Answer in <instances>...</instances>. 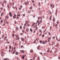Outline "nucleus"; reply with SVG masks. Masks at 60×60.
Masks as SVG:
<instances>
[{"label": "nucleus", "mask_w": 60, "mask_h": 60, "mask_svg": "<svg viewBox=\"0 0 60 60\" xmlns=\"http://www.w3.org/2000/svg\"><path fill=\"white\" fill-rule=\"evenodd\" d=\"M50 7H52V8H54V5L53 4H50Z\"/></svg>", "instance_id": "nucleus-1"}, {"label": "nucleus", "mask_w": 60, "mask_h": 60, "mask_svg": "<svg viewBox=\"0 0 60 60\" xmlns=\"http://www.w3.org/2000/svg\"><path fill=\"white\" fill-rule=\"evenodd\" d=\"M51 37H49L48 38V41L49 42H50V40L51 39Z\"/></svg>", "instance_id": "nucleus-2"}, {"label": "nucleus", "mask_w": 60, "mask_h": 60, "mask_svg": "<svg viewBox=\"0 0 60 60\" xmlns=\"http://www.w3.org/2000/svg\"><path fill=\"white\" fill-rule=\"evenodd\" d=\"M20 52L21 53H24L25 52L23 50H20Z\"/></svg>", "instance_id": "nucleus-3"}, {"label": "nucleus", "mask_w": 60, "mask_h": 60, "mask_svg": "<svg viewBox=\"0 0 60 60\" xmlns=\"http://www.w3.org/2000/svg\"><path fill=\"white\" fill-rule=\"evenodd\" d=\"M9 15L11 17H12V15L11 14V12H9Z\"/></svg>", "instance_id": "nucleus-4"}, {"label": "nucleus", "mask_w": 60, "mask_h": 60, "mask_svg": "<svg viewBox=\"0 0 60 60\" xmlns=\"http://www.w3.org/2000/svg\"><path fill=\"white\" fill-rule=\"evenodd\" d=\"M38 20H40V19H42L43 18L42 17H38Z\"/></svg>", "instance_id": "nucleus-5"}, {"label": "nucleus", "mask_w": 60, "mask_h": 60, "mask_svg": "<svg viewBox=\"0 0 60 60\" xmlns=\"http://www.w3.org/2000/svg\"><path fill=\"white\" fill-rule=\"evenodd\" d=\"M42 21V20H41H41H40V22H39V23H38V24L39 25V24H40L41 23Z\"/></svg>", "instance_id": "nucleus-6"}, {"label": "nucleus", "mask_w": 60, "mask_h": 60, "mask_svg": "<svg viewBox=\"0 0 60 60\" xmlns=\"http://www.w3.org/2000/svg\"><path fill=\"white\" fill-rule=\"evenodd\" d=\"M20 38L19 37H18V38H16V40H19V39H20Z\"/></svg>", "instance_id": "nucleus-7"}, {"label": "nucleus", "mask_w": 60, "mask_h": 60, "mask_svg": "<svg viewBox=\"0 0 60 60\" xmlns=\"http://www.w3.org/2000/svg\"><path fill=\"white\" fill-rule=\"evenodd\" d=\"M15 51H16V50H14L13 52L12 53V54H14L15 53Z\"/></svg>", "instance_id": "nucleus-8"}, {"label": "nucleus", "mask_w": 60, "mask_h": 60, "mask_svg": "<svg viewBox=\"0 0 60 60\" xmlns=\"http://www.w3.org/2000/svg\"><path fill=\"white\" fill-rule=\"evenodd\" d=\"M45 26H42V29H44V28H45Z\"/></svg>", "instance_id": "nucleus-9"}, {"label": "nucleus", "mask_w": 60, "mask_h": 60, "mask_svg": "<svg viewBox=\"0 0 60 60\" xmlns=\"http://www.w3.org/2000/svg\"><path fill=\"white\" fill-rule=\"evenodd\" d=\"M29 28H27V29H26V30L27 32H28L29 31Z\"/></svg>", "instance_id": "nucleus-10"}, {"label": "nucleus", "mask_w": 60, "mask_h": 60, "mask_svg": "<svg viewBox=\"0 0 60 60\" xmlns=\"http://www.w3.org/2000/svg\"><path fill=\"white\" fill-rule=\"evenodd\" d=\"M21 40L22 41H24V38H21Z\"/></svg>", "instance_id": "nucleus-11"}, {"label": "nucleus", "mask_w": 60, "mask_h": 60, "mask_svg": "<svg viewBox=\"0 0 60 60\" xmlns=\"http://www.w3.org/2000/svg\"><path fill=\"white\" fill-rule=\"evenodd\" d=\"M19 54V53H18V52H16L15 53V55H18Z\"/></svg>", "instance_id": "nucleus-12"}, {"label": "nucleus", "mask_w": 60, "mask_h": 60, "mask_svg": "<svg viewBox=\"0 0 60 60\" xmlns=\"http://www.w3.org/2000/svg\"><path fill=\"white\" fill-rule=\"evenodd\" d=\"M52 17V15H51L49 18V19L50 20H51Z\"/></svg>", "instance_id": "nucleus-13"}, {"label": "nucleus", "mask_w": 60, "mask_h": 60, "mask_svg": "<svg viewBox=\"0 0 60 60\" xmlns=\"http://www.w3.org/2000/svg\"><path fill=\"white\" fill-rule=\"evenodd\" d=\"M17 45H18V44L16 43H15V46Z\"/></svg>", "instance_id": "nucleus-14"}, {"label": "nucleus", "mask_w": 60, "mask_h": 60, "mask_svg": "<svg viewBox=\"0 0 60 60\" xmlns=\"http://www.w3.org/2000/svg\"><path fill=\"white\" fill-rule=\"evenodd\" d=\"M37 22L38 23V25H39L40 24H38L39 23V21H38V20H37Z\"/></svg>", "instance_id": "nucleus-15"}, {"label": "nucleus", "mask_w": 60, "mask_h": 60, "mask_svg": "<svg viewBox=\"0 0 60 60\" xmlns=\"http://www.w3.org/2000/svg\"><path fill=\"white\" fill-rule=\"evenodd\" d=\"M59 45V44L58 43H57L56 44V45L55 46L56 47H57Z\"/></svg>", "instance_id": "nucleus-16"}, {"label": "nucleus", "mask_w": 60, "mask_h": 60, "mask_svg": "<svg viewBox=\"0 0 60 60\" xmlns=\"http://www.w3.org/2000/svg\"><path fill=\"white\" fill-rule=\"evenodd\" d=\"M4 13L3 12H2V13L1 14V16H2L3 15V14Z\"/></svg>", "instance_id": "nucleus-17"}, {"label": "nucleus", "mask_w": 60, "mask_h": 60, "mask_svg": "<svg viewBox=\"0 0 60 60\" xmlns=\"http://www.w3.org/2000/svg\"><path fill=\"white\" fill-rule=\"evenodd\" d=\"M40 45H39V46H38V48H37L38 49H39V47H40Z\"/></svg>", "instance_id": "nucleus-18"}, {"label": "nucleus", "mask_w": 60, "mask_h": 60, "mask_svg": "<svg viewBox=\"0 0 60 60\" xmlns=\"http://www.w3.org/2000/svg\"><path fill=\"white\" fill-rule=\"evenodd\" d=\"M7 36H6V37H5V38H4V40H5L7 38Z\"/></svg>", "instance_id": "nucleus-19"}, {"label": "nucleus", "mask_w": 60, "mask_h": 60, "mask_svg": "<svg viewBox=\"0 0 60 60\" xmlns=\"http://www.w3.org/2000/svg\"><path fill=\"white\" fill-rule=\"evenodd\" d=\"M48 34L49 35H50L51 34V33H50V32H48Z\"/></svg>", "instance_id": "nucleus-20"}, {"label": "nucleus", "mask_w": 60, "mask_h": 60, "mask_svg": "<svg viewBox=\"0 0 60 60\" xmlns=\"http://www.w3.org/2000/svg\"><path fill=\"white\" fill-rule=\"evenodd\" d=\"M26 24H28V21H26Z\"/></svg>", "instance_id": "nucleus-21"}, {"label": "nucleus", "mask_w": 60, "mask_h": 60, "mask_svg": "<svg viewBox=\"0 0 60 60\" xmlns=\"http://www.w3.org/2000/svg\"><path fill=\"white\" fill-rule=\"evenodd\" d=\"M39 32L40 33H41V32H42L41 30H40V29H39Z\"/></svg>", "instance_id": "nucleus-22"}, {"label": "nucleus", "mask_w": 60, "mask_h": 60, "mask_svg": "<svg viewBox=\"0 0 60 60\" xmlns=\"http://www.w3.org/2000/svg\"><path fill=\"white\" fill-rule=\"evenodd\" d=\"M43 44H45V41H43Z\"/></svg>", "instance_id": "nucleus-23"}, {"label": "nucleus", "mask_w": 60, "mask_h": 60, "mask_svg": "<svg viewBox=\"0 0 60 60\" xmlns=\"http://www.w3.org/2000/svg\"><path fill=\"white\" fill-rule=\"evenodd\" d=\"M15 37H19L18 36V35H15Z\"/></svg>", "instance_id": "nucleus-24"}, {"label": "nucleus", "mask_w": 60, "mask_h": 60, "mask_svg": "<svg viewBox=\"0 0 60 60\" xmlns=\"http://www.w3.org/2000/svg\"><path fill=\"white\" fill-rule=\"evenodd\" d=\"M30 30L31 32H32V31L33 30L32 29H30Z\"/></svg>", "instance_id": "nucleus-25"}, {"label": "nucleus", "mask_w": 60, "mask_h": 60, "mask_svg": "<svg viewBox=\"0 0 60 60\" xmlns=\"http://www.w3.org/2000/svg\"><path fill=\"white\" fill-rule=\"evenodd\" d=\"M3 22V20H1L0 22L1 23H2Z\"/></svg>", "instance_id": "nucleus-26"}, {"label": "nucleus", "mask_w": 60, "mask_h": 60, "mask_svg": "<svg viewBox=\"0 0 60 60\" xmlns=\"http://www.w3.org/2000/svg\"><path fill=\"white\" fill-rule=\"evenodd\" d=\"M35 25V23H34L33 24V25H32V26H34V25Z\"/></svg>", "instance_id": "nucleus-27"}, {"label": "nucleus", "mask_w": 60, "mask_h": 60, "mask_svg": "<svg viewBox=\"0 0 60 60\" xmlns=\"http://www.w3.org/2000/svg\"><path fill=\"white\" fill-rule=\"evenodd\" d=\"M33 52V51L32 50H31L30 51V52L32 53Z\"/></svg>", "instance_id": "nucleus-28"}, {"label": "nucleus", "mask_w": 60, "mask_h": 60, "mask_svg": "<svg viewBox=\"0 0 60 60\" xmlns=\"http://www.w3.org/2000/svg\"><path fill=\"white\" fill-rule=\"evenodd\" d=\"M58 52V51H55L54 52L55 53H56V52Z\"/></svg>", "instance_id": "nucleus-29"}, {"label": "nucleus", "mask_w": 60, "mask_h": 60, "mask_svg": "<svg viewBox=\"0 0 60 60\" xmlns=\"http://www.w3.org/2000/svg\"><path fill=\"white\" fill-rule=\"evenodd\" d=\"M18 27H17L16 28V30H18Z\"/></svg>", "instance_id": "nucleus-30"}, {"label": "nucleus", "mask_w": 60, "mask_h": 60, "mask_svg": "<svg viewBox=\"0 0 60 60\" xmlns=\"http://www.w3.org/2000/svg\"><path fill=\"white\" fill-rule=\"evenodd\" d=\"M25 5H26L27 4V2H25Z\"/></svg>", "instance_id": "nucleus-31"}, {"label": "nucleus", "mask_w": 60, "mask_h": 60, "mask_svg": "<svg viewBox=\"0 0 60 60\" xmlns=\"http://www.w3.org/2000/svg\"><path fill=\"white\" fill-rule=\"evenodd\" d=\"M55 21V18L54 17L53 18V21L54 22V21Z\"/></svg>", "instance_id": "nucleus-32"}, {"label": "nucleus", "mask_w": 60, "mask_h": 60, "mask_svg": "<svg viewBox=\"0 0 60 60\" xmlns=\"http://www.w3.org/2000/svg\"><path fill=\"white\" fill-rule=\"evenodd\" d=\"M12 36L13 37H14L15 36V35L14 34H13L12 35Z\"/></svg>", "instance_id": "nucleus-33"}, {"label": "nucleus", "mask_w": 60, "mask_h": 60, "mask_svg": "<svg viewBox=\"0 0 60 60\" xmlns=\"http://www.w3.org/2000/svg\"><path fill=\"white\" fill-rule=\"evenodd\" d=\"M11 45H10L9 46V48L10 49H11Z\"/></svg>", "instance_id": "nucleus-34"}, {"label": "nucleus", "mask_w": 60, "mask_h": 60, "mask_svg": "<svg viewBox=\"0 0 60 60\" xmlns=\"http://www.w3.org/2000/svg\"><path fill=\"white\" fill-rule=\"evenodd\" d=\"M7 7L8 8H9V5H7Z\"/></svg>", "instance_id": "nucleus-35"}, {"label": "nucleus", "mask_w": 60, "mask_h": 60, "mask_svg": "<svg viewBox=\"0 0 60 60\" xmlns=\"http://www.w3.org/2000/svg\"><path fill=\"white\" fill-rule=\"evenodd\" d=\"M20 14H19V15L18 14L17 15V16H20Z\"/></svg>", "instance_id": "nucleus-36"}, {"label": "nucleus", "mask_w": 60, "mask_h": 60, "mask_svg": "<svg viewBox=\"0 0 60 60\" xmlns=\"http://www.w3.org/2000/svg\"><path fill=\"white\" fill-rule=\"evenodd\" d=\"M47 29V28H46L45 30L44 31V32H45V31H46V30Z\"/></svg>", "instance_id": "nucleus-37"}, {"label": "nucleus", "mask_w": 60, "mask_h": 60, "mask_svg": "<svg viewBox=\"0 0 60 60\" xmlns=\"http://www.w3.org/2000/svg\"><path fill=\"white\" fill-rule=\"evenodd\" d=\"M33 6L34 7L36 5L35 4H33Z\"/></svg>", "instance_id": "nucleus-38"}, {"label": "nucleus", "mask_w": 60, "mask_h": 60, "mask_svg": "<svg viewBox=\"0 0 60 60\" xmlns=\"http://www.w3.org/2000/svg\"><path fill=\"white\" fill-rule=\"evenodd\" d=\"M26 27L25 26H24V27H23V29H26Z\"/></svg>", "instance_id": "nucleus-39"}, {"label": "nucleus", "mask_w": 60, "mask_h": 60, "mask_svg": "<svg viewBox=\"0 0 60 60\" xmlns=\"http://www.w3.org/2000/svg\"><path fill=\"white\" fill-rule=\"evenodd\" d=\"M58 26V24H56L55 25V26L56 27L57 26Z\"/></svg>", "instance_id": "nucleus-40"}, {"label": "nucleus", "mask_w": 60, "mask_h": 60, "mask_svg": "<svg viewBox=\"0 0 60 60\" xmlns=\"http://www.w3.org/2000/svg\"><path fill=\"white\" fill-rule=\"evenodd\" d=\"M8 16L7 15L6 17V18H7V19H8Z\"/></svg>", "instance_id": "nucleus-41"}, {"label": "nucleus", "mask_w": 60, "mask_h": 60, "mask_svg": "<svg viewBox=\"0 0 60 60\" xmlns=\"http://www.w3.org/2000/svg\"><path fill=\"white\" fill-rule=\"evenodd\" d=\"M4 37V35H2V38H3Z\"/></svg>", "instance_id": "nucleus-42"}, {"label": "nucleus", "mask_w": 60, "mask_h": 60, "mask_svg": "<svg viewBox=\"0 0 60 60\" xmlns=\"http://www.w3.org/2000/svg\"><path fill=\"white\" fill-rule=\"evenodd\" d=\"M4 2L6 4V1L4 0Z\"/></svg>", "instance_id": "nucleus-43"}, {"label": "nucleus", "mask_w": 60, "mask_h": 60, "mask_svg": "<svg viewBox=\"0 0 60 60\" xmlns=\"http://www.w3.org/2000/svg\"><path fill=\"white\" fill-rule=\"evenodd\" d=\"M32 7H30V9H32Z\"/></svg>", "instance_id": "nucleus-44"}, {"label": "nucleus", "mask_w": 60, "mask_h": 60, "mask_svg": "<svg viewBox=\"0 0 60 60\" xmlns=\"http://www.w3.org/2000/svg\"><path fill=\"white\" fill-rule=\"evenodd\" d=\"M20 29H22V26H20Z\"/></svg>", "instance_id": "nucleus-45"}, {"label": "nucleus", "mask_w": 60, "mask_h": 60, "mask_svg": "<svg viewBox=\"0 0 60 60\" xmlns=\"http://www.w3.org/2000/svg\"><path fill=\"white\" fill-rule=\"evenodd\" d=\"M24 30H22V32L23 33H24Z\"/></svg>", "instance_id": "nucleus-46"}, {"label": "nucleus", "mask_w": 60, "mask_h": 60, "mask_svg": "<svg viewBox=\"0 0 60 60\" xmlns=\"http://www.w3.org/2000/svg\"><path fill=\"white\" fill-rule=\"evenodd\" d=\"M39 42L40 43H42V41H41V40H40V41H39Z\"/></svg>", "instance_id": "nucleus-47"}, {"label": "nucleus", "mask_w": 60, "mask_h": 60, "mask_svg": "<svg viewBox=\"0 0 60 60\" xmlns=\"http://www.w3.org/2000/svg\"><path fill=\"white\" fill-rule=\"evenodd\" d=\"M30 26V24H28L27 25V26Z\"/></svg>", "instance_id": "nucleus-48"}, {"label": "nucleus", "mask_w": 60, "mask_h": 60, "mask_svg": "<svg viewBox=\"0 0 60 60\" xmlns=\"http://www.w3.org/2000/svg\"><path fill=\"white\" fill-rule=\"evenodd\" d=\"M38 5H41V4L40 2H39L38 3Z\"/></svg>", "instance_id": "nucleus-49"}, {"label": "nucleus", "mask_w": 60, "mask_h": 60, "mask_svg": "<svg viewBox=\"0 0 60 60\" xmlns=\"http://www.w3.org/2000/svg\"><path fill=\"white\" fill-rule=\"evenodd\" d=\"M7 59H8L7 58H6L4 59V60H7Z\"/></svg>", "instance_id": "nucleus-50"}, {"label": "nucleus", "mask_w": 60, "mask_h": 60, "mask_svg": "<svg viewBox=\"0 0 60 60\" xmlns=\"http://www.w3.org/2000/svg\"><path fill=\"white\" fill-rule=\"evenodd\" d=\"M15 8H16V10H17V7L16 6L15 7Z\"/></svg>", "instance_id": "nucleus-51"}, {"label": "nucleus", "mask_w": 60, "mask_h": 60, "mask_svg": "<svg viewBox=\"0 0 60 60\" xmlns=\"http://www.w3.org/2000/svg\"><path fill=\"white\" fill-rule=\"evenodd\" d=\"M42 36L43 37H44V34H43Z\"/></svg>", "instance_id": "nucleus-52"}, {"label": "nucleus", "mask_w": 60, "mask_h": 60, "mask_svg": "<svg viewBox=\"0 0 60 60\" xmlns=\"http://www.w3.org/2000/svg\"><path fill=\"white\" fill-rule=\"evenodd\" d=\"M42 33H41V34H40L39 36H41V35L42 34Z\"/></svg>", "instance_id": "nucleus-53"}, {"label": "nucleus", "mask_w": 60, "mask_h": 60, "mask_svg": "<svg viewBox=\"0 0 60 60\" xmlns=\"http://www.w3.org/2000/svg\"><path fill=\"white\" fill-rule=\"evenodd\" d=\"M49 50H48L47 51V52H49Z\"/></svg>", "instance_id": "nucleus-54"}, {"label": "nucleus", "mask_w": 60, "mask_h": 60, "mask_svg": "<svg viewBox=\"0 0 60 60\" xmlns=\"http://www.w3.org/2000/svg\"><path fill=\"white\" fill-rule=\"evenodd\" d=\"M56 40H58V38H57V36H56Z\"/></svg>", "instance_id": "nucleus-55"}, {"label": "nucleus", "mask_w": 60, "mask_h": 60, "mask_svg": "<svg viewBox=\"0 0 60 60\" xmlns=\"http://www.w3.org/2000/svg\"><path fill=\"white\" fill-rule=\"evenodd\" d=\"M45 43H46L47 42V41H46V40H45Z\"/></svg>", "instance_id": "nucleus-56"}, {"label": "nucleus", "mask_w": 60, "mask_h": 60, "mask_svg": "<svg viewBox=\"0 0 60 60\" xmlns=\"http://www.w3.org/2000/svg\"><path fill=\"white\" fill-rule=\"evenodd\" d=\"M14 15L15 17H16V15L15 14H14Z\"/></svg>", "instance_id": "nucleus-57"}, {"label": "nucleus", "mask_w": 60, "mask_h": 60, "mask_svg": "<svg viewBox=\"0 0 60 60\" xmlns=\"http://www.w3.org/2000/svg\"><path fill=\"white\" fill-rule=\"evenodd\" d=\"M48 33V32H46V33H45V34L47 35V33Z\"/></svg>", "instance_id": "nucleus-58"}, {"label": "nucleus", "mask_w": 60, "mask_h": 60, "mask_svg": "<svg viewBox=\"0 0 60 60\" xmlns=\"http://www.w3.org/2000/svg\"><path fill=\"white\" fill-rule=\"evenodd\" d=\"M22 58L23 59L24 58V56H23V55H22Z\"/></svg>", "instance_id": "nucleus-59"}, {"label": "nucleus", "mask_w": 60, "mask_h": 60, "mask_svg": "<svg viewBox=\"0 0 60 60\" xmlns=\"http://www.w3.org/2000/svg\"><path fill=\"white\" fill-rule=\"evenodd\" d=\"M55 38V37H53V39H54Z\"/></svg>", "instance_id": "nucleus-60"}, {"label": "nucleus", "mask_w": 60, "mask_h": 60, "mask_svg": "<svg viewBox=\"0 0 60 60\" xmlns=\"http://www.w3.org/2000/svg\"><path fill=\"white\" fill-rule=\"evenodd\" d=\"M55 50L57 51V49L56 48L55 49Z\"/></svg>", "instance_id": "nucleus-61"}, {"label": "nucleus", "mask_w": 60, "mask_h": 60, "mask_svg": "<svg viewBox=\"0 0 60 60\" xmlns=\"http://www.w3.org/2000/svg\"><path fill=\"white\" fill-rule=\"evenodd\" d=\"M57 41H60V39H59V40H57Z\"/></svg>", "instance_id": "nucleus-62"}, {"label": "nucleus", "mask_w": 60, "mask_h": 60, "mask_svg": "<svg viewBox=\"0 0 60 60\" xmlns=\"http://www.w3.org/2000/svg\"><path fill=\"white\" fill-rule=\"evenodd\" d=\"M23 47V45L21 47V48H22V47Z\"/></svg>", "instance_id": "nucleus-63"}, {"label": "nucleus", "mask_w": 60, "mask_h": 60, "mask_svg": "<svg viewBox=\"0 0 60 60\" xmlns=\"http://www.w3.org/2000/svg\"><path fill=\"white\" fill-rule=\"evenodd\" d=\"M38 29V27H36V28L35 29V30H37Z\"/></svg>", "instance_id": "nucleus-64"}]
</instances>
